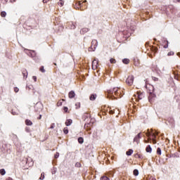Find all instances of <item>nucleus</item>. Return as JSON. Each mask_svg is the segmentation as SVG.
Returning a JSON list of instances; mask_svg holds the SVG:
<instances>
[{
  "label": "nucleus",
  "instance_id": "17",
  "mask_svg": "<svg viewBox=\"0 0 180 180\" xmlns=\"http://www.w3.org/2000/svg\"><path fill=\"white\" fill-rule=\"evenodd\" d=\"M87 32H89V29L88 28H83L80 30V33L82 34H85V33H87Z\"/></svg>",
  "mask_w": 180,
  "mask_h": 180
},
{
  "label": "nucleus",
  "instance_id": "27",
  "mask_svg": "<svg viewBox=\"0 0 180 180\" xmlns=\"http://www.w3.org/2000/svg\"><path fill=\"white\" fill-rule=\"evenodd\" d=\"M58 5L59 6H64V1H63V0H59V1L58 2Z\"/></svg>",
  "mask_w": 180,
  "mask_h": 180
},
{
  "label": "nucleus",
  "instance_id": "21",
  "mask_svg": "<svg viewBox=\"0 0 180 180\" xmlns=\"http://www.w3.org/2000/svg\"><path fill=\"white\" fill-rule=\"evenodd\" d=\"M96 94H91L89 97L90 101H95L96 99Z\"/></svg>",
  "mask_w": 180,
  "mask_h": 180
},
{
  "label": "nucleus",
  "instance_id": "40",
  "mask_svg": "<svg viewBox=\"0 0 180 180\" xmlns=\"http://www.w3.org/2000/svg\"><path fill=\"white\" fill-rule=\"evenodd\" d=\"M58 157H60V153L57 152L54 155V158H58Z\"/></svg>",
  "mask_w": 180,
  "mask_h": 180
},
{
  "label": "nucleus",
  "instance_id": "28",
  "mask_svg": "<svg viewBox=\"0 0 180 180\" xmlns=\"http://www.w3.org/2000/svg\"><path fill=\"white\" fill-rule=\"evenodd\" d=\"M122 63L124 64H129V63H130V60L127 59V58H124V59L122 60Z\"/></svg>",
  "mask_w": 180,
  "mask_h": 180
},
{
  "label": "nucleus",
  "instance_id": "16",
  "mask_svg": "<svg viewBox=\"0 0 180 180\" xmlns=\"http://www.w3.org/2000/svg\"><path fill=\"white\" fill-rule=\"evenodd\" d=\"M22 73L24 78L26 79V78H27V70H26V69H22Z\"/></svg>",
  "mask_w": 180,
  "mask_h": 180
},
{
  "label": "nucleus",
  "instance_id": "54",
  "mask_svg": "<svg viewBox=\"0 0 180 180\" xmlns=\"http://www.w3.org/2000/svg\"><path fill=\"white\" fill-rule=\"evenodd\" d=\"M7 180H13L11 178H8Z\"/></svg>",
  "mask_w": 180,
  "mask_h": 180
},
{
  "label": "nucleus",
  "instance_id": "43",
  "mask_svg": "<svg viewBox=\"0 0 180 180\" xmlns=\"http://www.w3.org/2000/svg\"><path fill=\"white\" fill-rule=\"evenodd\" d=\"M166 44L165 45H164V49H168V41H167L166 42Z\"/></svg>",
  "mask_w": 180,
  "mask_h": 180
},
{
  "label": "nucleus",
  "instance_id": "39",
  "mask_svg": "<svg viewBox=\"0 0 180 180\" xmlns=\"http://www.w3.org/2000/svg\"><path fill=\"white\" fill-rule=\"evenodd\" d=\"M152 79H153V81H154L155 82H157L158 81V77H152Z\"/></svg>",
  "mask_w": 180,
  "mask_h": 180
},
{
  "label": "nucleus",
  "instance_id": "1",
  "mask_svg": "<svg viewBox=\"0 0 180 180\" xmlns=\"http://www.w3.org/2000/svg\"><path fill=\"white\" fill-rule=\"evenodd\" d=\"M107 95L108 98L112 100L117 99L123 96V94H122V90L117 87L108 90Z\"/></svg>",
  "mask_w": 180,
  "mask_h": 180
},
{
  "label": "nucleus",
  "instance_id": "36",
  "mask_svg": "<svg viewBox=\"0 0 180 180\" xmlns=\"http://www.w3.org/2000/svg\"><path fill=\"white\" fill-rule=\"evenodd\" d=\"M39 71H41V72H46V70H44V66H41L39 68Z\"/></svg>",
  "mask_w": 180,
  "mask_h": 180
},
{
  "label": "nucleus",
  "instance_id": "22",
  "mask_svg": "<svg viewBox=\"0 0 180 180\" xmlns=\"http://www.w3.org/2000/svg\"><path fill=\"white\" fill-rule=\"evenodd\" d=\"M25 124L27 126H32L33 124V122L30 121V120H25Z\"/></svg>",
  "mask_w": 180,
  "mask_h": 180
},
{
  "label": "nucleus",
  "instance_id": "20",
  "mask_svg": "<svg viewBox=\"0 0 180 180\" xmlns=\"http://www.w3.org/2000/svg\"><path fill=\"white\" fill-rule=\"evenodd\" d=\"M107 112H108L110 115H113L115 113V110H112V108H108Z\"/></svg>",
  "mask_w": 180,
  "mask_h": 180
},
{
  "label": "nucleus",
  "instance_id": "51",
  "mask_svg": "<svg viewBox=\"0 0 180 180\" xmlns=\"http://www.w3.org/2000/svg\"><path fill=\"white\" fill-rule=\"evenodd\" d=\"M155 71H158V68L157 66L155 68Z\"/></svg>",
  "mask_w": 180,
  "mask_h": 180
},
{
  "label": "nucleus",
  "instance_id": "7",
  "mask_svg": "<svg viewBox=\"0 0 180 180\" xmlns=\"http://www.w3.org/2000/svg\"><path fill=\"white\" fill-rule=\"evenodd\" d=\"M172 75H173V77L174 78V79H176V81H180V71L179 70L173 71Z\"/></svg>",
  "mask_w": 180,
  "mask_h": 180
},
{
  "label": "nucleus",
  "instance_id": "44",
  "mask_svg": "<svg viewBox=\"0 0 180 180\" xmlns=\"http://www.w3.org/2000/svg\"><path fill=\"white\" fill-rule=\"evenodd\" d=\"M14 92H15V93L19 92V88H18V87H14Z\"/></svg>",
  "mask_w": 180,
  "mask_h": 180
},
{
  "label": "nucleus",
  "instance_id": "56",
  "mask_svg": "<svg viewBox=\"0 0 180 180\" xmlns=\"http://www.w3.org/2000/svg\"><path fill=\"white\" fill-rule=\"evenodd\" d=\"M13 113V115H15V114H13V112H12Z\"/></svg>",
  "mask_w": 180,
  "mask_h": 180
},
{
  "label": "nucleus",
  "instance_id": "48",
  "mask_svg": "<svg viewBox=\"0 0 180 180\" xmlns=\"http://www.w3.org/2000/svg\"><path fill=\"white\" fill-rule=\"evenodd\" d=\"M76 106H77L78 108H81V103H77Z\"/></svg>",
  "mask_w": 180,
  "mask_h": 180
},
{
  "label": "nucleus",
  "instance_id": "10",
  "mask_svg": "<svg viewBox=\"0 0 180 180\" xmlns=\"http://www.w3.org/2000/svg\"><path fill=\"white\" fill-rule=\"evenodd\" d=\"M141 136H143V134L141 132L139 133L134 139V141L139 144L140 143V139H141Z\"/></svg>",
  "mask_w": 180,
  "mask_h": 180
},
{
  "label": "nucleus",
  "instance_id": "18",
  "mask_svg": "<svg viewBox=\"0 0 180 180\" xmlns=\"http://www.w3.org/2000/svg\"><path fill=\"white\" fill-rule=\"evenodd\" d=\"M146 153H151L153 151V148H151V146L148 145L146 148Z\"/></svg>",
  "mask_w": 180,
  "mask_h": 180
},
{
  "label": "nucleus",
  "instance_id": "12",
  "mask_svg": "<svg viewBox=\"0 0 180 180\" xmlns=\"http://www.w3.org/2000/svg\"><path fill=\"white\" fill-rule=\"evenodd\" d=\"M98 66H99V64L98 63V60L96 59H94L92 62L93 70H96V68H98Z\"/></svg>",
  "mask_w": 180,
  "mask_h": 180
},
{
  "label": "nucleus",
  "instance_id": "2",
  "mask_svg": "<svg viewBox=\"0 0 180 180\" xmlns=\"http://www.w3.org/2000/svg\"><path fill=\"white\" fill-rule=\"evenodd\" d=\"M146 136L148 137V140H144V143H153V144H157V136H158V133L154 131L153 129L150 131L148 129L146 133Z\"/></svg>",
  "mask_w": 180,
  "mask_h": 180
},
{
  "label": "nucleus",
  "instance_id": "6",
  "mask_svg": "<svg viewBox=\"0 0 180 180\" xmlns=\"http://www.w3.org/2000/svg\"><path fill=\"white\" fill-rule=\"evenodd\" d=\"M92 126H94V122H89L84 124V129L86 131H89V134H92L91 132V129H92Z\"/></svg>",
  "mask_w": 180,
  "mask_h": 180
},
{
  "label": "nucleus",
  "instance_id": "53",
  "mask_svg": "<svg viewBox=\"0 0 180 180\" xmlns=\"http://www.w3.org/2000/svg\"><path fill=\"white\" fill-rule=\"evenodd\" d=\"M11 2H16V0H10Z\"/></svg>",
  "mask_w": 180,
  "mask_h": 180
},
{
  "label": "nucleus",
  "instance_id": "25",
  "mask_svg": "<svg viewBox=\"0 0 180 180\" xmlns=\"http://www.w3.org/2000/svg\"><path fill=\"white\" fill-rule=\"evenodd\" d=\"M127 155H131L133 154V149H129L126 152Z\"/></svg>",
  "mask_w": 180,
  "mask_h": 180
},
{
  "label": "nucleus",
  "instance_id": "55",
  "mask_svg": "<svg viewBox=\"0 0 180 180\" xmlns=\"http://www.w3.org/2000/svg\"><path fill=\"white\" fill-rule=\"evenodd\" d=\"M54 64V65H57V63H53Z\"/></svg>",
  "mask_w": 180,
  "mask_h": 180
},
{
  "label": "nucleus",
  "instance_id": "23",
  "mask_svg": "<svg viewBox=\"0 0 180 180\" xmlns=\"http://www.w3.org/2000/svg\"><path fill=\"white\" fill-rule=\"evenodd\" d=\"M83 117H84V119L85 120V119H88V118L91 117V114H89L88 112H86V113H84Z\"/></svg>",
  "mask_w": 180,
  "mask_h": 180
},
{
  "label": "nucleus",
  "instance_id": "5",
  "mask_svg": "<svg viewBox=\"0 0 180 180\" xmlns=\"http://www.w3.org/2000/svg\"><path fill=\"white\" fill-rule=\"evenodd\" d=\"M133 82H134V76L129 75L126 79V84L129 85V86H131L133 85Z\"/></svg>",
  "mask_w": 180,
  "mask_h": 180
},
{
  "label": "nucleus",
  "instance_id": "52",
  "mask_svg": "<svg viewBox=\"0 0 180 180\" xmlns=\"http://www.w3.org/2000/svg\"><path fill=\"white\" fill-rule=\"evenodd\" d=\"M40 119H41V115H40L39 117H38L39 120H40Z\"/></svg>",
  "mask_w": 180,
  "mask_h": 180
},
{
  "label": "nucleus",
  "instance_id": "50",
  "mask_svg": "<svg viewBox=\"0 0 180 180\" xmlns=\"http://www.w3.org/2000/svg\"><path fill=\"white\" fill-rule=\"evenodd\" d=\"M8 2V0H2V4H5Z\"/></svg>",
  "mask_w": 180,
  "mask_h": 180
},
{
  "label": "nucleus",
  "instance_id": "13",
  "mask_svg": "<svg viewBox=\"0 0 180 180\" xmlns=\"http://www.w3.org/2000/svg\"><path fill=\"white\" fill-rule=\"evenodd\" d=\"M68 97L70 99H72V98H75V92L74 91H70L68 94Z\"/></svg>",
  "mask_w": 180,
  "mask_h": 180
},
{
  "label": "nucleus",
  "instance_id": "19",
  "mask_svg": "<svg viewBox=\"0 0 180 180\" xmlns=\"http://www.w3.org/2000/svg\"><path fill=\"white\" fill-rule=\"evenodd\" d=\"M134 158H140L141 160H143V158H144V157L143 156V155L139 154V153L135 154V155H134Z\"/></svg>",
  "mask_w": 180,
  "mask_h": 180
},
{
  "label": "nucleus",
  "instance_id": "9",
  "mask_svg": "<svg viewBox=\"0 0 180 180\" xmlns=\"http://www.w3.org/2000/svg\"><path fill=\"white\" fill-rule=\"evenodd\" d=\"M146 88L147 89L148 93L151 94L154 92V86L151 84H146Z\"/></svg>",
  "mask_w": 180,
  "mask_h": 180
},
{
  "label": "nucleus",
  "instance_id": "35",
  "mask_svg": "<svg viewBox=\"0 0 180 180\" xmlns=\"http://www.w3.org/2000/svg\"><path fill=\"white\" fill-rule=\"evenodd\" d=\"M0 15L1 18H5L6 16V12L2 11Z\"/></svg>",
  "mask_w": 180,
  "mask_h": 180
},
{
  "label": "nucleus",
  "instance_id": "24",
  "mask_svg": "<svg viewBox=\"0 0 180 180\" xmlns=\"http://www.w3.org/2000/svg\"><path fill=\"white\" fill-rule=\"evenodd\" d=\"M151 50L153 53H157L158 51V47H155V46H152L151 47Z\"/></svg>",
  "mask_w": 180,
  "mask_h": 180
},
{
  "label": "nucleus",
  "instance_id": "8",
  "mask_svg": "<svg viewBox=\"0 0 180 180\" xmlns=\"http://www.w3.org/2000/svg\"><path fill=\"white\" fill-rule=\"evenodd\" d=\"M157 97V96L155 95V94L153 93H149V96H148V101L150 103H153V102H154V101H155V98Z\"/></svg>",
  "mask_w": 180,
  "mask_h": 180
},
{
  "label": "nucleus",
  "instance_id": "26",
  "mask_svg": "<svg viewBox=\"0 0 180 180\" xmlns=\"http://www.w3.org/2000/svg\"><path fill=\"white\" fill-rule=\"evenodd\" d=\"M78 143H79V144H83V143H84V138H82V137H79V138H78Z\"/></svg>",
  "mask_w": 180,
  "mask_h": 180
},
{
  "label": "nucleus",
  "instance_id": "46",
  "mask_svg": "<svg viewBox=\"0 0 180 180\" xmlns=\"http://www.w3.org/2000/svg\"><path fill=\"white\" fill-rule=\"evenodd\" d=\"M25 131H26L27 133H30V128L26 127V128H25Z\"/></svg>",
  "mask_w": 180,
  "mask_h": 180
},
{
  "label": "nucleus",
  "instance_id": "3",
  "mask_svg": "<svg viewBox=\"0 0 180 180\" xmlns=\"http://www.w3.org/2000/svg\"><path fill=\"white\" fill-rule=\"evenodd\" d=\"M143 98H144V94L141 91H137V93L133 96L131 102H132V103H135L136 102H139V101L143 99Z\"/></svg>",
  "mask_w": 180,
  "mask_h": 180
},
{
  "label": "nucleus",
  "instance_id": "14",
  "mask_svg": "<svg viewBox=\"0 0 180 180\" xmlns=\"http://www.w3.org/2000/svg\"><path fill=\"white\" fill-rule=\"evenodd\" d=\"M63 102H65V99L63 98V99L59 100L58 101V103H56V105L58 107L63 106Z\"/></svg>",
  "mask_w": 180,
  "mask_h": 180
},
{
  "label": "nucleus",
  "instance_id": "42",
  "mask_svg": "<svg viewBox=\"0 0 180 180\" xmlns=\"http://www.w3.org/2000/svg\"><path fill=\"white\" fill-rule=\"evenodd\" d=\"M174 51H170L167 53V56H174Z\"/></svg>",
  "mask_w": 180,
  "mask_h": 180
},
{
  "label": "nucleus",
  "instance_id": "4",
  "mask_svg": "<svg viewBox=\"0 0 180 180\" xmlns=\"http://www.w3.org/2000/svg\"><path fill=\"white\" fill-rule=\"evenodd\" d=\"M76 6L78 9H80V11H85V9H86L87 8L86 0H84V1H78L77 3H76Z\"/></svg>",
  "mask_w": 180,
  "mask_h": 180
},
{
  "label": "nucleus",
  "instance_id": "32",
  "mask_svg": "<svg viewBox=\"0 0 180 180\" xmlns=\"http://www.w3.org/2000/svg\"><path fill=\"white\" fill-rule=\"evenodd\" d=\"M0 174L1 175H5V174H6V172L5 171V169H0Z\"/></svg>",
  "mask_w": 180,
  "mask_h": 180
},
{
  "label": "nucleus",
  "instance_id": "45",
  "mask_svg": "<svg viewBox=\"0 0 180 180\" xmlns=\"http://www.w3.org/2000/svg\"><path fill=\"white\" fill-rule=\"evenodd\" d=\"M54 127H56V124L52 123V124H51L50 129H54Z\"/></svg>",
  "mask_w": 180,
  "mask_h": 180
},
{
  "label": "nucleus",
  "instance_id": "33",
  "mask_svg": "<svg viewBox=\"0 0 180 180\" xmlns=\"http://www.w3.org/2000/svg\"><path fill=\"white\" fill-rule=\"evenodd\" d=\"M101 180H110L108 176H103L101 177Z\"/></svg>",
  "mask_w": 180,
  "mask_h": 180
},
{
  "label": "nucleus",
  "instance_id": "49",
  "mask_svg": "<svg viewBox=\"0 0 180 180\" xmlns=\"http://www.w3.org/2000/svg\"><path fill=\"white\" fill-rule=\"evenodd\" d=\"M49 1H50V0H43L42 2H43V4H47V2H49Z\"/></svg>",
  "mask_w": 180,
  "mask_h": 180
},
{
  "label": "nucleus",
  "instance_id": "31",
  "mask_svg": "<svg viewBox=\"0 0 180 180\" xmlns=\"http://www.w3.org/2000/svg\"><path fill=\"white\" fill-rule=\"evenodd\" d=\"M156 153L158 155H161V148H157Z\"/></svg>",
  "mask_w": 180,
  "mask_h": 180
},
{
  "label": "nucleus",
  "instance_id": "15",
  "mask_svg": "<svg viewBox=\"0 0 180 180\" xmlns=\"http://www.w3.org/2000/svg\"><path fill=\"white\" fill-rule=\"evenodd\" d=\"M65 126H71V124H72V120L69 119L67 120L65 122Z\"/></svg>",
  "mask_w": 180,
  "mask_h": 180
},
{
  "label": "nucleus",
  "instance_id": "41",
  "mask_svg": "<svg viewBox=\"0 0 180 180\" xmlns=\"http://www.w3.org/2000/svg\"><path fill=\"white\" fill-rule=\"evenodd\" d=\"M147 180H156L153 176H148Z\"/></svg>",
  "mask_w": 180,
  "mask_h": 180
},
{
  "label": "nucleus",
  "instance_id": "38",
  "mask_svg": "<svg viewBox=\"0 0 180 180\" xmlns=\"http://www.w3.org/2000/svg\"><path fill=\"white\" fill-rule=\"evenodd\" d=\"M39 179L43 180L44 179V172H42L41 174V176L39 177Z\"/></svg>",
  "mask_w": 180,
  "mask_h": 180
},
{
  "label": "nucleus",
  "instance_id": "34",
  "mask_svg": "<svg viewBox=\"0 0 180 180\" xmlns=\"http://www.w3.org/2000/svg\"><path fill=\"white\" fill-rule=\"evenodd\" d=\"M63 133H64L65 134H68V127H65V128L63 129Z\"/></svg>",
  "mask_w": 180,
  "mask_h": 180
},
{
  "label": "nucleus",
  "instance_id": "29",
  "mask_svg": "<svg viewBox=\"0 0 180 180\" xmlns=\"http://www.w3.org/2000/svg\"><path fill=\"white\" fill-rule=\"evenodd\" d=\"M133 174L135 176H137L139 175V169H135L133 172Z\"/></svg>",
  "mask_w": 180,
  "mask_h": 180
},
{
  "label": "nucleus",
  "instance_id": "37",
  "mask_svg": "<svg viewBox=\"0 0 180 180\" xmlns=\"http://www.w3.org/2000/svg\"><path fill=\"white\" fill-rule=\"evenodd\" d=\"M63 110L65 113H68V107H63Z\"/></svg>",
  "mask_w": 180,
  "mask_h": 180
},
{
  "label": "nucleus",
  "instance_id": "30",
  "mask_svg": "<svg viewBox=\"0 0 180 180\" xmlns=\"http://www.w3.org/2000/svg\"><path fill=\"white\" fill-rule=\"evenodd\" d=\"M110 63H111V64H116V59H115V58H110Z\"/></svg>",
  "mask_w": 180,
  "mask_h": 180
},
{
  "label": "nucleus",
  "instance_id": "47",
  "mask_svg": "<svg viewBox=\"0 0 180 180\" xmlns=\"http://www.w3.org/2000/svg\"><path fill=\"white\" fill-rule=\"evenodd\" d=\"M32 79L34 81V82H36L37 81V77L33 76Z\"/></svg>",
  "mask_w": 180,
  "mask_h": 180
},
{
  "label": "nucleus",
  "instance_id": "11",
  "mask_svg": "<svg viewBox=\"0 0 180 180\" xmlns=\"http://www.w3.org/2000/svg\"><path fill=\"white\" fill-rule=\"evenodd\" d=\"M96 46H98V41L96 39L92 40L90 49L94 51L96 49Z\"/></svg>",
  "mask_w": 180,
  "mask_h": 180
}]
</instances>
